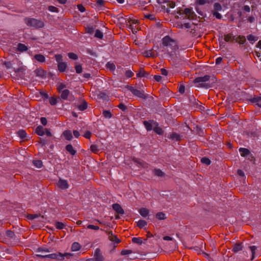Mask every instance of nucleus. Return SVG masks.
Returning a JSON list of instances; mask_svg holds the SVG:
<instances>
[{
  "label": "nucleus",
  "mask_w": 261,
  "mask_h": 261,
  "mask_svg": "<svg viewBox=\"0 0 261 261\" xmlns=\"http://www.w3.org/2000/svg\"><path fill=\"white\" fill-rule=\"evenodd\" d=\"M139 213L142 217H145L148 215L149 210L146 208L142 207L139 210Z\"/></svg>",
  "instance_id": "b1692460"
},
{
  "label": "nucleus",
  "mask_w": 261,
  "mask_h": 261,
  "mask_svg": "<svg viewBox=\"0 0 261 261\" xmlns=\"http://www.w3.org/2000/svg\"><path fill=\"white\" fill-rule=\"evenodd\" d=\"M61 93V98L63 99H67V97L70 93V91L67 90H63Z\"/></svg>",
  "instance_id": "aec40b11"
},
{
  "label": "nucleus",
  "mask_w": 261,
  "mask_h": 261,
  "mask_svg": "<svg viewBox=\"0 0 261 261\" xmlns=\"http://www.w3.org/2000/svg\"><path fill=\"white\" fill-rule=\"evenodd\" d=\"M35 72L37 76H39L42 78L46 76L45 71L41 68L37 69Z\"/></svg>",
  "instance_id": "ddd939ff"
},
{
  "label": "nucleus",
  "mask_w": 261,
  "mask_h": 261,
  "mask_svg": "<svg viewBox=\"0 0 261 261\" xmlns=\"http://www.w3.org/2000/svg\"><path fill=\"white\" fill-rule=\"evenodd\" d=\"M6 235L10 238H13L15 237L14 232L10 230H8L6 231Z\"/></svg>",
  "instance_id": "8fccbe9b"
},
{
  "label": "nucleus",
  "mask_w": 261,
  "mask_h": 261,
  "mask_svg": "<svg viewBox=\"0 0 261 261\" xmlns=\"http://www.w3.org/2000/svg\"><path fill=\"white\" fill-rule=\"evenodd\" d=\"M58 187L62 189H66L69 187L67 181L65 179H60L58 183Z\"/></svg>",
  "instance_id": "9b49d317"
},
{
  "label": "nucleus",
  "mask_w": 261,
  "mask_h": 261,
  "mask_svg": "<svg viewBox=\"0 0 261 261\" xmlns=\"http://www.w3.org/2000/svg\"><path fill=\"white\" fill-rule=\"evenodd\" d=\"M94 36L99 39H102L103 37V34L100 30H96Z\"/></svg>",
  "instance_id": "a19ab883"
},
{
  "label": "nucleus",
  "mask_w": 261,
  "mask_h": 261,
  "mask_svg": "<svg viewBox=\"0 0 261 261\" xmlns=\"http://www.w3.org/2000/svg\"><path fill=\"white\" fill-rule=\"evenodd\" d=\"M95 28L93 27H88L86 28V33L92 34L94 32Z\"/></svg>",
  "instance_id": "49530a36"
},
{
  "label": "nucleus",
  "mask_w": 261,
  "mask_h": 261,
  "mask_svg": "<svg viewBox=\"0 0 261 261\" xmlns=\"http://www.w3.org/2000/svg\"><path fill=\"white\" fill-rule=\"evenodd\" d=\"M180 136L176 133H172V134H170V138L176 141H180Z\"/></svg>",
  "instance_id": "a878e982"
},
{
  "label": "nucleus",
  "mask_w": 261,
  "mask_h": 261,
  "mask_svg": "<svg viewBox=\"0 0 261 261\" xmlns=\"http://www.w3.org/2000/svg\"><path fill=\"white\" fill-rule=\"evenodd\" d=\"M63 136L67 140H71L72 138V135L70 130H66L63 133Z\"/></svg>",
  "instance_id": "2eb2a0df"
},
{
  "label": "nucleus",
  "mask_w": 261,
  "mask_h": 261,
  "mask_svg": "<svg viewBox=\"0 0 261 261\" xmlns=\"http://www.w3.org/2000/svg\"><path fill=\"white\" fill-rule=\"evenodd\" d=\"M212 14L217 19H221L222 17V15L220 13H219L217 11H213L212 12Z\"/></svg>",
  "instance_id": "680f3d73"
},
{
  "label": "nucleus",
  "mask_w": 261,
  "mask_h": 261,
  "mask_svg": "<svg viewBox=\"0 0 261 261\" xmlns=\"http://www.w3.org/2000/svg\"><path fill=\"white\" fill-rule=\"evenodd\" d=\"M17 134L21 139L25 138L27 136V133L25 131L22 129L18 131Z\"/></svg>",
  "instance_id": "473e14b6"
},
{
  "label": "nucleus",
  "mask_w": 261,
  "mask_h": 261,
  "mask_svg": "<svg viewBox=\"0 0 261 261\" xmlns=\"http://www.w3.org/2000/svg\"><path fill=\"white\" fill-rule=\"evenodd\" d=\"M247 39L250 41V42H252V41H255V37L250 34V35H249L248 36H247Z\"/></svg>",
  "instance_id": "774afa93"
},
{
  "label": "nucleus",
  "mask_w": 261,
  "mask_h": 261,
  "mask_svg": "<svg viewBox=\"0 0 261 261\" xmlns=\"http://www.w3.org/2000/svg\"><path fill=\"white\" fill-rule=\"evenodd\" d=\"M156 218L159 220H165L166 219L165 214L163 212H159L155 215Z\"/></svg>",
  "instance_id": "2f4dec72"
},
{
  "label": "nucleus",
  "mask_w": 261,
  "mask_h": 261,
  "mask_svg": "<svg viewBox=\"0 0 261 261\" xmlns=\"http://www.w3.org/2000/svg\"><path fill=\"white\" fill-rule=\"evenodd\" d=\"M249 248L250 249L252 253V257L251 260H253L255 257V250L256 249V247L255 246H250Z\"/></svg>",
  "instance_id": "58836bf2"
},
{
  "label": "nucleus",
  "mask_w": 261,
  "mask_h": 261,
  "mask_svg": "<svg viewBox=\"0 0 261 261\" xmlns=\"http://www.w3.org/2000/svg\"><path fill=\"white\" fill-rule=\"evenodd\" d=\"M186 15V18L189 19H194L196 18V15L191 8H186L184 11Z\"/></svg>",
  "instance_id": "0eeeda50"
},
{
  "label": "nucleus",
  "mask_w": 261,
  "mask_h": 261,
  "mask_svg": "<svg viewBox=\"0 0 261 261\" xmlns=\"http://www.w3.org/2000/svg\"><path fill=\"white\" fill-rule=\"evenodd\" d=\"M106 67L111 70H114L115 69V65L113 63H111L110 62H108L106 64Z\"/></svg>",
  "instance_id": "09e8293b"
},
{
  "label": "nucleus",
  "mask_w": 261,
  "mask_h": 261,
  "mask_svg": "<svg viewBox=\"0 0 261 261\" xmlns=\"http://www.w3.org/2000/svg\"><path fill=\"white\" fill-rule=\"evenodd\" d=\"M153 130L155 133L159 135H163L164 131L162 128L158 126V125H154Z\"/></svg>",
  "instance_id": "7c9ffc66"
},
{
  "label": "nucleus",
  "mask_w": 261,
  "mask_h": 261,
  "mask_svg": "<svg viewBox=\"0 0 261 261\" xmlns=\"http://www.w3.org/2000/svg\"><path fill=\"white\" fill-rule=\"evenodd\" d=\"M144 56L146 57H155L154 53L152 52V50H146L143 53Z\"/></svg>",
  "instance_id": "c756f323"
},
{
  "label": "nucleus",
  "mask_w": 261,
  "mask_h": 261,
  "mask_svg": "<svg viewBox=\"0 0 261 261\" xmlns=\"http://www.w3.org/2000/svg\"><path fill=\"white\" fill-rule=\"evenodd\" d=\"M146 225H147V222L145 220H140L137 222V226H138L140 228H143V227H144Z\"/></svg>",
  "instance_id": "72a5a7b5"
},
{
  "label": "nucleus",
  "mask_w": 261,
  "mask_h": 261,
  "mask_svg": "<svg viewBox=\"0 0 261 261\" xmlns=\"http://www.w3.org/2000/svg\"><path fill=\"white\" fill-rule=\"evenodd\" d=\"M71 255H72L71 254L68 253L62 254L60 252H58V253H53L49 254H36V256L40 258H49L55 259L63 260L64 258V257Z\"/></svg>",
  "instance_id": "20e7f679"
},
{
  "label": "nucleus",
  "mask_w": 261,
  "mask_h": 261,
  "mask_svg": "<svg viewBox=\"0 0 261 261\" xmlns=\"http://www.w3.org/2000/svg\"><path fill=\"white\" fill-rule=\"evenodd\" d=\"M132 242L139 245H141L142 244V240L141 238H133L132 239Z\"/></svg>",
  "instance_id": "ea45409f"
},
{
  "label": "nucleus",
  "mask_w": 261,
  "mask_h": 261,
  "mask_svg": "<svg viewBox=\"0 0 261 261\" xmlns=\"http://www.w3.org/2000/svg\"><path fill=\"white\" fill-rule=\"evenodd\" d=\"M239 151L241 152V156L243 157L247 156L250 152L249 149L245 148H240Z\"/></svg>",
  "instance_id": "dca6fc26"
},
{
  "label": "nucleus",
  "mask_w": 261,
  "mask_h": 261,
  "mask_svg": "<svg viewBox=\"0 0 261 261\" xmlns=\"http://www.w3.org/2000/svg\"><path fill=\"white\" fill-rule=\"evenodd\" d=\"M33 163L34 165L38 168H40L42 166V162L41 160L34 161Z\"/></svg>",
  "instance_id": "a18cd8bd"
},
{
  "label": "nucleus",
  "mask_w": 261,
  "mask_h": 261,
  "mask_svg": "<svg viewBox=\"0 0 261 261\" xmlns=\"http://www.w3.org/2000/svg\"><path fill=\"white\" fill-rule=\"evenodd\" d=\"M125 88L127 89L128 90H129L134 95L144 99H146L148 97V95L145 94L144 93V92L143 90H139L137 89H135L134 87L129 86V85H126L125 86Z\"/></svg>",
  "instance_id": "39448f33"
},
{
  "label": "nucleus",
  "mask_w": 261,
  "mask_h": 261,
  "mask_svg": "<svg viewBox=\"0 0 261 261\" xmlns=\"http://www.w3.org/2000/svg\"><path fill=\"white\" fill-rule=\"evenodd\" d=\"M234 40L236 42H238L240 44H244L246 41L245 36L240 35L235 38Z\"/></svg>",
  "instance_id": "6ab92c4d"
},
{
  "label": "nucleus",
  "mask_w": 261,
  "mask_h": 261,
  "mask_svg": "<svg viewBox=\"0 0 261 261\" xmlns=\"http://www.w3.org/2000/svg\"><path fill=\"white\" fill-rule=\"evenodd\" d=\"M96 4L98 7L104 6L105 2L103 0H97Z\"/></svg>",
  "instance_id": "338daca9"
},
{
  "label": "nucleus",
  "mask_w": 261,
  "mask_h": 261,
  "mask_svg": "<svg viewBox=\"0 0 261 261\" xmlns=\"http://www.w3.org/2000/svg\"><path fill=\"white\" fill-rule=\"evenodd\" d=\"M252 102H256L258 107H261V97L253 98L252 99Z\"/></svg>",
  "instance_id": "c9c22d12"
},
{
  "label": "nucleus",
  "mask_w": 261,
  "mask_h": 261,
  "mask_svg": "<svg viewBox=\"0 0 261 261\" xmlns=\"http://www.w3.org/2000/svg\"><path fill=\"white\" fill-rule=\"evenodd\" d=\"M66 149L72 155H75L76 153V151L73 148L71 144H68L66 145Z\"/></svg>",
  "instance_id": "f3484780"
},
{
  "label": "nucleus",
  "mask_w": 261,
  "mask_h": 261,
  "mask_svg": "<svg viewBox=\"0 0 261 261\" xmlns=\"http://www.w3.org/2000/svg\"><path fill=\"white\" fill-rule=\"evenodd\" d=\"M163 45L166 47L168 55L172 57L174 55L175 50L178 48L177 43L170 36H166L162 39Z\"/></svg>",
  "instance_id": "f257e3e1"
},
{
  "label": "nucleus",
  "mask_w": 261,
  "mask_h": 261,
  "mask_svg": "<svg viewBox=\"0 0 261 261\" xmlns=\"http://www.w3.org/2000/svg\"><path fill=\"white\" fill-rule=\"evenodd\" d=\"M214 8L215 11H221L222 10V6L219 3H216L214 5Z\"/></svg>",
  "instance_id": "79ce46f5"
},
{
  "label": "nucleus",
  "mask_w": 261,
  "mask_h": 261,
  "mask_svg": "<svg viewBox=\"0 0 261 261\" xmlns=\"http://www.w3.org/2000/svg\"><path fill=\"white\" fill-rule=\"evenodd\" d=\"M34 58L39 62H44L45 60V57L41 54H36Z\"/></svg>",
  "instance_id": "4be33fe9"
},
{
  "label": "nucleus",
  "mask_w": 261,
  "mask_h": 261,
  "mask_svg": "<svg viewBox=\"0 0 261 261\" xmlns=\"http://www.w3.org/2000/svg\"><path fill=\"white\" fill-rule=\"evenodd\" d=\"M39 144H41L42 146H44L47 144L48 140L41 138H39V140L37 141Z\"/></svg>",
  "instance_id": "c03bdc74"
},
{
  "label": "nucleus",
  "mask_w": 261,
  "mask_h": 261,
  "mask_svg": "<svg viewBox=\"0 0 261 261\" xmlns=\"http://www.w3.org/2000/svg\"><path fill=\"white\" fill-rule=\"evenodd\" d=\"M87 228L88 229H92L95 230H97L99 229V227L98 226H95L93 225H88L87 226Z\"/></svg>",
  "instance_id": "69168bd1"
},
{
  "label": "nucleus",
  "mask_w": 261,
  "mask_h": 261,
  "mask_svg": "<svg viewBox=\"0 0 261 261\" xmlns=\"http://www.w3.org/2000/svg\"><path fill=\"white\" fill-rule=\"evenodd\" d=\"M112 207L113 210L119 215H123L124 214V211L121 206L118 203L113 204L112 205Z\"/></svg>",
  "instance_id": "1a4fd4ad"
},
{
  "label": "nucleus",
  "mask_w": 261,
  "mask_h": 261,
  "mask_svg": "<svg viewBox=\"0 0 261 261\" xmlns=\"http://www.w3.org/2000/svg\"><path fill=\"white\" fill-rule=\"evenodd\" d=\"M118 108L123 111H125L127 110V107L123 103H121L118 105Z\"/></svg>",
  "instance_id": "0e129e2a"
},
{
  "label": "nucleus",
  "mask_w": 261,
  "mask_h": 261,
  "mask_svg": "<svg viewBox=\"0 0 261 261\" xmlns=\"http://www.w3.org/2000/svg\"><path fill=\"white\" fill-rule=\"evenodd\" d=\"M66 85L63 83H60L57 87V90L59 92H61L63 89L66 88Z\"/></svg>",
  "instance_id": "603ef678"
},
{
  "label": "nucleus",
  "mask_w": 261,
  "mask_h": 261,
  "mask_svg": "<svg viewBox=\"0 0 261 261\" xmlns=\"http://www.w3.org/2000/svg\"><path fill=\"white\" fill-rule=\"evenodd\" d=\"M37 252H49V250L45 247H39L37 249Z\"/></svg>",
  "instance_id": "3c124183"
},
{
  "label": "nucleus",
  "mask_w": 261,
  "mask_h": 261,
  "mask_svg": "<svg viewBox=\"0 0 261 261\" xmlns=\"http://www.w3.org/2000/svg\"><path fill=\"white\" fill-rule=\"evenodd\" d=\"M58 70L60 72H64L66 70V68L67 67V64L65 62H62L59 63V64H58Z\"/></svg>",
  "instance_id": "5701e85b"
},
{
  "label": "nucleus",
  "mask_w": 261,
  "mask_h": 261,
  "mask_svg": "<svg viewBox=\"0 0 261 261\" xmlns=\"http://www.w3.org/2000/svg\"><path fill=\"white\" fill-rule=\"evenodd\" d=\"M102 114H103V116H105V117H106L107 118H110L112 116L111 112L108 110L103 111Z\"/></svg>",
  "instance_id": "37998d69"
},
{
  "label": "nucleus",
  "mask_w": 261,
  "mask_h": 261,
  "mask_svg": "<svg viewBox=\"0 0 261 261\" xmlns=\"http://www.w3.org/2000/svg\"><path fill=\"white\" fill-rule=\"evenodd\" d=\"M201 162L202 163L206 164V165H209L211 163V160L206 157L202 158L201 159Z\"/></svg>",
  "instance_id": "4c0bfd02"
},
{
  "label": "nucleus",
  "mask_w": 261,
  "mask_h": 261,
  "mask_svg": "<svg viewBox=\"0 0 261 261\" xmlns=\"http://www.w3.org/2000/svg\"><path fill=\"white\" fill-rule=\"evenodd\" d=\"M242 246L241 244L236 243L233 245L232 248V251L234 253L237 252L240 250H242Z\"/></svg>",
  "instance_id": "393cba45"
},
{
  "label": "nucleus",
  "mask_w": 261,
  "mask_h": 261,
  "mask_svg": "<svg viewBox=\"0 0 261 261\" xmlns=\"http://www.w3.org/2000/svg\"><path fill=\"white\" fill-rule=\"evenodd\" d=\"M125 75L127 77L129 78L133 76L134 73L131 70H128L125 71Z\"/></svg>",
  "instance_id": "13d9d810"
},
{
  "label": "nucleus",
  "mask_w": 261,
  "mask_h": 261,
  "mask_svg": "<svg viewBox=\"0 0 261 261\" xmlns=\"http://www.w3.org/2000/svg\"><path fill=\"white\" fill-rule=\"evenodd\" d=\"M98 97L100 99H106L108 97V96L105 93L103 92H100L98 95Z\"/></svg>",
  "instance_id": "052dcab7"
},
{
  "label": "nucleus",
  "mask_w": 261,
  "mask_h": 261,
  "mask_svg": "<svg viewBox=\"0 0 261 261\" xmlns=\"http://www.w3.org/2000/svg\"><path fill=\"white\" fill-rule=\"evenodd\" d=\"M45 129L41 125L38 126L36 129L35 133L39 136H42L45 134Z\"/></svg>",
  "instance_id": "f8f14e48"
},
{
  "label": "nucleus",
  "mask_w": 261,
  "mask_h": 261,
  "mask_svg": "<svg viewBox=\"0 0 261 261\" xmlns=\"http://www.w3.org/2000/svg\"><path fill=\"white\" fill-rule=\"evenodd\" d=\"M93 259L95 261H103L104 259L103 256H102L100 249L97 248L95 250Z\"/></svg>",
  "instance_id": "6e6552de"
},
{
  "label": "nucleus",
  "mask_w": 261,
  "mask_h": 261,
  "mask_svg": "<svg viewBox=\"0 0 261 261\" xmlns=\"http://www.w3.org/2000/svg\"><path fill=\"white\" fill-rule=\"evenodd\" d=\"M60 99V98L59 97L55 98L54 97H51L49 98V103L51 105H55L57 104L58 101Z\"/></svg>",
  "instance_id": "f704fd0d"
},
{
  "label": "nucleus",
  "mask_w": 261,
  "mask_h": 261,
  "mask_svg": "<svg viewBox=\"0 0 261 261\" xmlns=\"http://www.w3.org/2000/svg\"><path fill=\"white\" fill-rule=\"evenodd\" d=\"M75 69L77 73H81L82 72V67L81 65H75Z\"/></svg>",
  "instance_id": "4d7b16f0"
},
{
  "label": "nucleus",
  "mask_w": 261,
  "mask_h": 261,
  "mask_svg": "<svg viewBox=\"0 0 261 261\" xmlns=\"http://www.w3.org/2000/svg\"><path fill=\"white\" fill-rule=\"evenodd\" d=\"M24 21L27 26L35 29L42 28L44 26V23L42 20L35 18L26 17Z\"/></svg>",
  "instance_id": "7ed1b4c3"
},
{
  "label": "nucleus",
  "mask_w": 261,
  "mask_h": 261,
  "mask_svg": "<svg viewBox=\"0 0 261 261\" xmlns=\"http://www.w3.org/2000/svg\"><path fill=\"white\" fill-rule=\"evenodd\" d=\"M153 173L155 175L159 177H163L165 175V173L159 169H154L153 170Z\"/></svg>",
  "instance_id": "cd10ccee"
},
{
  "label": "nucleus",
  "mask_w": 261,
  "mask_h": 261,
  "mask_svg": "<svg viewBox=\"0 0 261 261\" xmlns=\"http://www.w3.org/2000/svg\"><path fill=\"white\" fill-rule=\"evenodd\" d=\"M107 233L108 235V237L109 240L112 242H115L116 243H119L120 242V240H119L116 236L113 234L112 231H107Z\"/></svg>",
  "instance_id": "9d476101"
},
{
  "label": "nucleus",
  "mask_w": 261,
  "mask_h": 261,
  "mask_svg": "<svg viewBox=\"0 0 261 261\" xmlns=\"http://www.w3.org/2000/svg\"><path fill=\"white\" fill-rule=\"evenodd\" d=\"M81 248V246L77 242H74L72 244L71 246V250L73 251H76L79 250Z\"/></svg>",
  "instance_id": "bb28decb"
},
{
  "label": "nucleus",
  "mask_w": 261,
  "mask_h": 261,
  "mask_svg": "<svg viewBox=\"0 0 261 261\" xmlns=\"http://www.w3.org/2000/svg\"><path fill=\"white\" fill-rule=\"evenodd\" d=\"M133 252L132 250H123L121 252V254L122 255H125L128 254H130Z\"/></svg>",
  "instance_id": "bf43d9fd"
},
{
  "label": "nucleus",
  "mask_w": 261,
  "mask_h": 261,
  "mask_svg": "<svg viewBox=\"0 0 261 261\" xmlns=\"http://www.w3.org/2000/svg\"><path fill=\"white\" fill-rule=\"evenodd\" d=\"M28 49V47L24 44L18 43L17 45V50L20 52L25 51Z\"/></svg>",
  "instance_id": "412c9836"
},
{
  "label": "nucleus",
  "mask_w": 261,
  "mask_h": 261,
  "mask_svg": "<svg viewBox=\"0 0 261 261\" xmlns=\"http://www.w3.org/2000/svg\"><path fill=\"white\" fill-rule=\"evenodd\" d=\"M88 103L85 100H83L81 105L78 106V109L80 111H84L87 108Z\"/></svg>",
  "instance_id": "c85d7f7f"
},
{
  "label": "nucleus",
  "mask_w": 261,
  "mask_h": 261,
  "mask_svg": "<svg viewBox=\"0 0 261 261\" xmlns=\"http://www.w3.org/2000/svg\"><path fill=\"white\" fill-rule=\"evenodd\" d=\"M90 149L91 151L95 153H96L99 150L97 145H92L90 147Z\"/></svg>",
  "instance_id": "864d4df0"
},
{
  "label": "nucleus",
  "mask_w": 261,
  "mask_h": 261,
  "mask_svg": "<svg viewBox=\"0 0 261 261\" xmlns=\"http://www.w3.org/2000/svg\"><path fill=\"white\" fill-rule=\"evenodd\" d=\"M149 75V73L146 72L142 68L140 69V71L137 74V77H146L148 78Z\"/></svg>",
  "instance_id": "4468645a"
},
{
  "label": "nucleus",
  "mask_w": 261,
  "mask_h": 261,
  "mask_svg": "<svg viewBox=\"0 0 261 261\" xmlns=\"http://www.w3.org/2000/svg\"><path fill=\"white\" fill-rule=\"evenodd\" d=\"M48 9L49 11H50L51 12H59L58 9L57 8H56V7L53 6H48Z\"/></svg>",
  "instance_id": "5fc2aeb1"
},
{
  "label": "nucleus",
  "mask_w": 261,
  "mask_h": 261,
  "mask_svg": "<svg viewBox=\"0 0 261 261\" xmlns=\"http://www.w3.org/2000/svg\"><path fill=\"white\" fill-rule=\"evenodd\" d=\"M68 56L71 59L76 60L78 59V56L76 54L73 53H69L68 54Z\"/></svg>",
  "instance_id": "de8ad7c7"
},
{
  "label": "nucleus",
  "mask_w": 261,
  "mask_h": 261,
  "mask_svg": "<svg viewBox=\"0 0 261 261\" xmlns=\"http://www.w3.org/2000/svg\"><path fill=\"white\" fill-rule=\"evenodd\" d=\"M236 37L233 36L232 34L229 33L228 34L224 35V39L226 42H232L234 40Z\"/></svg>",
  "instance_id": "a211bd4d"
},
{
  "label": "nucleus",
  "mask_w": 261,
  "mask_h": 261,
  "mask_svg": "<svg viewBox=\"0 0 261 261\" xmlns=\"http://www.w3.org/2000/svg\"><path fill=\"white\" fill-rule=\"evenodd\" d=\"M55 225L56 228L58 229H62L65 226L63 223L58 221L56 222Z\"/></svg>",
  "instance_id": "e433bc0d"
},
{
  "label": "nucleus",
  "mask_w": 261,
  "mask_h": 261,
  "mask_svg": "<svg viewBox=\"0 0 261 261\" xmlns=\"http://www.w3.org/2000/svg\"><path fill=\"white\" fill-rule=\"evenodd\" d=\"M143 124L144 125L146 130L150 131L152 129L154 125H158L159 124L153 120H150L149 121H144Z\"/></svg>",
  "instance_id": "423d86ee"
},
{
  "label": "nucleus",
  "mask_w": 261,
  "mask_h": 261,
  "mask_svg": "<svg viewBox=\"0 0 261 261\" xmlns=\"http://www.w3.org/2000/svg\"><path fill=\"white\" fill-rule=\"evenodd\" d=\"M56 60L57 62L59 64V63L62 62V56L61 55H56L55 56Z\"/></svg>",
  "instance_id": "6e6d98bb"
},
{
  "label": "nucleus",
  "mask_w": 261,
  "mask_h": 261,
  "mask_svg": "<svg viewBox=\"0 0 261 261\" xmlns=\"http://www.w3.org/2000/svg\"><path fill=\"white\" fill-rule=\"evenodd\" d=\"M207 3H209V0H197V3L200 5H203Z\"/></svg>",
  "instance_id": "e2e57ef3"
},
{
  "label": "nucleus",
  "mask_w": 261,
  "mask_h": 261,
  "mask_svg": "<svg viewBox=\"0 0 261 261\" xmlns=\"http://www.w3.org/2000/svg\"><path fill=\"white\" fill-rule=\"evenodd\" d=\"M215 77L214 76H210L208 75H205L204 76H200L196 77L194 80L195 84H198L197 85L198 87H203L205 88H208L212 87V85L210 83H207L210 80L213 81V83L215 82Z\"/></svg>",
  "instance_id": "f03ea898"
}]
</instances>
